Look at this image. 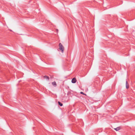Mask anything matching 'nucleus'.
Listing matches in <instances>:
<instances>
[{
  "mask_svg": "<svg viewBox=\"0 0 135 135\" xmlns=\"http://www.w3.org/2000/svg\"><path fill=\"white\" fill-rule=\"evenodd\" d=\"M59 51H61V52L62 53H63L64 52V48L63 45L61 43H60L59 45Z\"/></svg>",
  "mask_w": 135,
  "mask_h": 135,
  "instance_id": "nucleus-1",
  "label": "nucleus"
},
{
  "mask_svg": "<svg viewBox=\"0 0 135 135\" xmlns=\"http://www.w3.org/2000/svg\"><path fill=\"white\" fill-rule=\"evenodd\" d=\"M76 81V80L75 78H73L71 80V82L73 83H75Z\"/></svg>",
  "mask_w": 135,
  "mask_h": 135,
  "instance_id": "nucleus-2",
  "label": "nucleus"
},
{
  "mask_svg": "<svg viewBox=\"0 0 135 135\" xmlns=\"http://www.w3.org/2000/svg\"><path fill=\"white\" fill-rule=\"evenodd\" d=\"M52 84L54 87H56L57 86L56 83L55 81H54L52 83Z\"/></svg>",
  "mask_w": 135,
  "mask_h": 135,
  "instance_id": "nucleus-3",
  "label": "nucleus"
},
{
  "mask_svg": "<svg viewBox=\"0 0 135 135\" xmlns=\"http://www.w3.org/2000/svg\"><path fill=\"white\" fill-rule=\"evenodd\" d=\"M126 87L127 89H128L129 87V84L127 81H126Z\"/></svg>",
  "mask_w": 135,
  "mask_h": 135,
  "instance_id": "nucleus-4",
  "label": "nucleus"
},
{
  "mask_svg": "<svg viewBox=\"0 0 135 135\" xmlns=\"http://www.w3.org/2000/svg\"><path fill=\"white\" fill-rule=\"evenodd\" d=\"M114 129L116 131H118L120 129V128L119 127H118L116 128H114Z\"/></svg>",
  "mask_w": 135,
  "mask_h": 135,
  "instance_id": "nucleus-5",
  "label": "nucleus"
},
{
  "mask_svg": "<svg viewBox=\"0 0 135 135\" xmlns=\"http://www.w3.org/2000/svg\"><path fill=\"white\" fill-rule=\"evenodd\" d=\"M44 78H46L48 80H49V76L45 75L44 76Z\"/></svg>",
  "mask_w": 135,
  "mask_h": 135,
  "instance_id": "nucleus-6",
  "label": "nucleus"
},
{
  "mask_svg": "<svg viewBox=\"0 0 135 135\" xmlns=\"http://www.w3.org/2000/svg\"><path fill=\"white\" fill-rule=\"evenodd\" d=\"M58 104L60 106H62L63 105L60 102H58Z\"/></svg>",
  "mask_w": 135,
  "mask_h": 135,
  "instance_id": "nucleus-7",
  "label": "nucleus"
},
{
  "mask_svg": "<svg viewBox=\"0 0 135 135\" xmlns=\"http://www.w3.org/2000/svg\"><path fill=\"white\" fill-rule=\"evenodd\" d=\"M80 93L81 94H84V93L83 92H80Z\"/></svg>",
  "mask_w": 135,
  "mask_h": 135,
  "instance_id": "nucleus-8",
  "label": "nucleus"
},
{
  "mask_svg": "<svg viewBox=\"0 0 135 135\" xmlns=\"http://www.w3.org/2000/svg\"><path fill=\"white\" fill-rule=\"evenodd\" d=\"M56 31L57 32V31H58V29H56Z\"/></svg>",
  "mask_w": 135,
  "mask_h": 135,
  "instance_id": "nucleus-9",
  "label": "nucleus"
}]
</instances>
